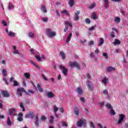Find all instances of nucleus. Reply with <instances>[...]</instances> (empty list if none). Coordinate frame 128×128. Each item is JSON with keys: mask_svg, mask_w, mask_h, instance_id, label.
Returning a JSON list of instances; mask_svg holds the SVG:
<instances>
[{"mask_svg": "<svg viewBox=\"0 0 128 128\" xmlns=\"http://www.w3.org/2000/svg\"><path fill=\"white\" fill-rule=\"evenodd\" d=\"M76 126L78 128H86V119H80L78 122Z\"/></svg>", "mask_w": 128, "mask_h": 128, "instance_id": "f257e3e1", "label": "nucleus"}, {"mask_svg": "<svg viewBox=\"0 0 128 128\" xmlns=\"http://www.w3.org/2000/svg\"><path fill=\"white\" fill-rule=\"evenodd\" d=\"M46 34L48 36V38H54L56 36V32L52 31L51 29L47 28L46 31Z\"/></svg>", "mask_w": 128, "mask_h": 128, "instance_id": "f03ea898", "label": "nucleus"}, {"mask_svg": "<svg viewBox=\"0 0 128 128\" xmlns=\"http://www.w3.org/2000/svg\"><path fill=\"white\" fill-rule=\"evenodd\" d=\"M68 65L71 68H76L78 70H80V66L77 62H70Z\"/></svg>", "mask_w": 128, "mask_h": 128, "instance_id": "7ed1b4c3", "label": "nucleus"}, {"mask_svg": "<svg viewBox=\"0 0 128 128\" xmlns=\"http://www.w3.org/2000/svg\"><path fill=\"white\" fill-rule=\"evenodd\" d=\"M59 68L60 70H62V72L64 76H68V69H66L64 66H63L62 65H59Z\"/></svg>", "mask_w": 128, "mask_h": 128, "instance_id": "20e7f679", "label": "nucleus"}, {"mask_svg": "<svg viewBox=\"0 0 128 128\" xmlns=\"http://www.w3.org/2000/svg\"><path fill=\"white\" fill-rule=\"evenodd\" d=\"M26 118H34V113L32 112H30L25 116Z\"/></svg>", "mask_w": 128, "mask_h": 128, "instance_id": "39448f33", "label": "nucleus"}, {"mask_svg": "<svg viewBox=\"0 0 128 128\" xmlns=\"http://www.w3.org/2000/svg\"><path fill=\"white\" fill-rule=\"evenodd\" d=\"M16 110L14 108H12L9 109V112L8 113V116H16Z\"/></svg>", "mask_w": 128, "mask_h": 128, "instance_id": "423d86ee", "label": "nucleus"}, {"mask_svg": "<svg viewBox=\"0 0 128 128\" xmlns=\"http://www.w3.org/2000/svg\"><path fill=\"white\" fill-rule=\"evenodd\" d=\"M86 86H88V90H94V88L92 87V82H90V81L88 80L86 82Z\"/></svg>", "mask_w": 128, "mask_h": 128, "instance_id": "0eeeda50", "label": "nucleus"}, {"mask_svg": "<svg viewBox=\"0 0 128 128\" xmlns=\"http://www.w3.org/2000/svg\"><path fill=\"white\" fill-rule=\"evenodd\" d=\"M124 115L122 114H120L119 115V118L118 120V124H120L122 122V120H124Z\"/></svg>", "mask_w": 128, "mask_h": 128, "instance_id": "6e6552de", "label": "nucleus"}, {"mask_svg": "<svg viewBox=\"0 0 128 128\" xmlns=\"http://www.w3.org/2000/svg\"><path fill=\"white\" fill-rule=\"evenodd\" d=\"M36 120L34 122V124L38 128V126H40V121L38 120V116H36L35 117Z\"/></svg>", "mask_w": 128, "mask_h": 128, "instance_id": "1a4fd4ad", "label": "nucleus"}, {"mask_svg": "<svg viewBox=\"0 0 128 128\" xmlns=\"http://www.w3.org/2000/svg\"><path fill=\"white\" fill-rule=\"evenodd\" d=\"M74 114H75V116H78V114H80V108L76 106L74 108Z\"/></svg>", "mask_w": 128, "mask_h": 128, "instance_id": "9d476101", "label": "nucleus"}, {"mask_svg": "<svg viewBox=\"0 0 128 128\" xmlns=\"http://www.w3.org/2000/svg\"><path fill=\"white\" fill-rule=\"evenodd\" d=\"M46 96L49 98H52L54 96V93H52V92H47Z\"/></svg>", "mask_w": 128, "mask_h": 128, "instance_id": "9b49d317", "label": "nucleus"}, {"mask_svg": "<svg viewBox=\"0 0 128 128\" xmlns=\"http://www.w3.org/2000/svg\"><path fill=\"white\" fill-rule=\"evenodd\" d=\"M2 94L4 98H8L10 96V94L7 91L2 90Z\"/></svg>", "mask_w": 128, "mask_h": 128, "instance_id": "f8f14e48", "label": "nucleus"}, {"mask_svg": "<svg viewBox=\"0 0 128 128\" xmlns=\"http://www.w3.org/2000/svg\"><path fill=\"white\" fill-rule=\"evenodd\" d=\"M76 92L80 96L82 94V87L78 88L76 90Z\"/></svg>", "mask_w": 128, "mask_h": 128, "instance_id": "ddd939ff", "label": "nucleus"}, {"mask_svg": "<svg viewBox=\"0 0 128 128\" xmlns=\"http://www.w3.org/2000/svg\"><path fill=\"white\" fill-rule=\"evenodd\" d=\"M104 8H108L110 6V4H108V0H104Z\"/></svg>", "mask_w": 128, "mask_h": 128, "instance_id": "4468645a", "label": "nucleus"}, {"mask_svg": "<svg viewBox=\"0 0 128 128\" xmlns=\"http://www.w3.org/2000/svg\"><path fill=\"white\" fill-rule=\"evenodd\" d=\"M64 24L66 26H70V28H72V22H68V20L64 21Z\"/></svg>", "mask_w": 128, "mask_h": 128, "instance_id": "2eb2a0df", "label": "nucleus"}, {"mask_svg": "<svg viewBox=\"0 0 128 128\" xmlns=\"http://www.w3.org/2000/svg\"><path fill=\"white\" fill-rule=\"evenodd\" d=\"M72 33H70L69 35L67 38V40L66 42V44H68L70 42V40L72 38Z\"/></svg>", "mask_w": 128, "mask_h": 128, "instance_id": "dca6fc26", "label": "nucleus"}, {"mask_svg": "<svg viewBox=\"0 0 128 128\" xmlns=\"http://www.w3.org/2000/svg\"><path fill=\"white\" fill-rule=\"evenodd\" d=\"M14 4H12L9 2L8 4V10H14Z\"/></svg>", "mask_w": 128, "mask_h": 128, "instance_id": "f3484780", "label": "nucleus"}, {"mask_svg": "<svg viewBox=\"0 0 128 128\" xmlns=\"http://www.w3.org/2000/svg\"><path fill=\"white\" fill-rule=\"evenodd\" d=\"M68 4L70 8H72L74 4V0H69Z\"/></svg>", "mask_w": 128, "mask_h": 128, "instance_id": "a211bd4d", "label": "nucleus"}, {"mask_svg": "<svg viewBox=\"0 0 128 128\" xmlns=\"http://www.w3.org/2000/svg\"><path fill=\"white\" fill-rule=\"evenodd\" d=\"M37 88L40 92H44V89L42 88V85L40 84H37Z\"/></svg>", "mask_w": 128, "mask_h": 128, "instance_id": "6ab92c4d", "label": "nucleus"}, {"mask_svg": "<svg viewBox=\"0 0 128 128\" xmlns=\"http://www.w3.org/2000/svg\"><path fill=\"white\" fill-rule=\"evenodd\" d=\"M24 76L25 77V78H26L27 80H30V72L24 73Z\"/></svg>", "mask_w": 128, "mask_h": 128, "instance_id": "aec40b11", "label": "nucleus"}, {"mask_svg": "<svg viewBox=\"0 0 128 128\" xmlns=\"http://www.w3.org/2000/svg\"><path fill=\"white\" fill-rule=\"evenodd\" d=\"M104 38H100L99 44H98V46H102V44H104Z\"/></svg>", "mask_w": 128, "mask_h": 128, "instance_id": "412c9836", "label": "nucleus"}, {"mask_svg": "<svg viewBox=\"0 0 128 128\" xmlns=\"http://www.w3.org/2000/svg\"><path fill=\"white\" fill-rule=\"evenodd\" d=\"M108 78H104L102 80V82H103L105 86H106V84H108Z\"/></svg>", "mask_w": 128, "mask_h": 128, "instance_id": "4be33fe9", "label": "nucleus"}, {"mask_svg": "<svg viewBox=\"0 0 128 128\" xmlns=\"http://www.w3.org/2000/svg\"><path fill=\"white\" fill-rule=\"evenodd\" d=\"M6 122H7V124H8V126H12V122L10 120V116L8 117Z\"/></svg>", "mask_w": 128, "mask_h": 128, "instance_id": "5701e85b", "label": "nucleus"}, {"mask_svg": "<svg viewBox=\"0 0 128 128\" xmlns=\"http://www.w3.org/2000/svg\"><path fill=\"white\" fill-rule=\"evenodd\" d=\"M17 92H26V91L24 90V88H19L17 89Z\"/></svg>", "mask_w": 128, "mask_h": 128, "instance_id": "b1692460", "label": "nucleus"}, {"mask_svg": "<svg viewBox=\"0 0 128 128\" xmlns=\"http://www.w3.org/2000/svg\"><path fill=\"white\" fill-rule=\"evenodd\" d=\"M42 12H48V10H46V6L44 5H42L41 7L40 8Z\"/></svg>", "mask_w": 128, "mask_h": 128, "instance_id": "393cba45", "label": "nucleus"}, {"mask_svg": "<svg viewBox=\"0 0 128 128\" xmlns=\"http://www.w3.org/2000/svg\"><path fill=\"white\" fill-rule=\"evenodd\" d=\"M26 94L27 96H30V94H34V91L29 90H28L27 92L26 91Z\"/></svg>", "mask_w": 128, "mask_h": 128, "instance_id": "a878e982", "label": "nucleus"}, {"mask_svg": "<svg viewBox=\"0 0 128 128\" xmlns=\"http://www.w3.org/2000/svg\"><path fill=\"white\" fill-rule=\"evenodd\" d=\"M20 108H22V112H25L26 108H24V103H22V102H20Z\"/></svg>", "mask_w": 128, "mask_h": 128, "instance_id": "bb28decb", "label": "nucleus"}, {"mask_svg": "<svg viewBox=\"0 0 128 128\" xmlns=\"http://www.w3.org/2000/svg\"><path fill=\"white\" fill-rule=\"evenodd\" d=\"M114 22L117 24H118V22H120V18L118 16H116L114 20Z\"/></svg>", "mask_w": 128, "mask_h": 128, "instance_id": "cd10ccee", "label": "nucleus"}, {"mask_svg": "<svg viewBox=\"0 0 128 128\" xmlns=\"http://www.w3.org/2000/svg\"><path fill=\"white\" fill-rule=\"evenodd\" d=\"M116 68L114 67L109 66L107 68V72H112V70H114Z\"/></svg>", "mask_w": 128, "mask_h": 128, "instance_id": "c85d7f7f", "label": "nucleus"}, {"mask_svg": "<svg viewBox=\"0 0 128 128\" xmlns=\"http://www.w3.org/2000/svg\"><path fill=\"white\" fill-rule=\"evenodd\" d=\"M61 14H65L66 16H70V14L68 11L66 10H64L60 12Z\"/></svg>", "mask_w": 128, "mask_h": 128, "instance_id": "c756f323", "label": "nucleus"}, {"mask_svg": "<svg viewBox=\"0 0 128 128\" xmlns=\"http://www.w3.org/2000/svg\"><path fill=\"white\" fill-rule=\"evenodd\" d=\"M8 35L9 36H16V34H14V32H13L12 31H10L9 32H8Z\"/></svg>", "mask_w": 128, "mask_h": 128, "instance_id": "7c9ffc66", "label": "nucleus"}, {"mask_svg": "<svg viewBox=\"0 0 128 128\" xmlns=\"http://www.w3.org/2000/svg\"><path fill=\"white\" fill-rule=\"evenodd\" d=\"M114 46H117V44H120V42L118 39L115 40V42H113Z\"/></svg>", "mask_w": 128, "mask_h": 128, "instance_id": "2f4dec72", "label": "nucleus"}, {"mask_svg": "<svg viewBox=\"0 0 128 128\" xmlns=\"http://www.w3.org/2000/svg\"><path fill=\"white\" fill-rule=\"evenodd\" d=\"M60 55L61 56L62 59L64 60L66 58V54H64V52H60Z\"/></svg>", "mask_w": 128, "mask_h": 128, "instance_id": "473e14b6", "label": "nucleus"}, {"mask_svg": "<svg viewBox=\"0 0 128 128\" xmlns=\"http://www.w3.org/2000/svg\"><path fill=\"white\" fill-rule=\"evenodd\" d=\"M2 74L4 78H6L8 75L6 74V69H3L2 70Z\"/></svg>", "mask_w": 128, "mask_h": 128, "instance_id": "72a5a7b5", "label": "nucleus"}, {"mask_svg": "<svg viewBox=\"0 0 128 128\" xmlns=\"http://www.w3.org/2000/svg\"><path fill=\"white\" fill-rule=\"evenodd\" d=\"M106 106L108 108L109 110H112V105L108 103L106 104Z\"/></svg>", "mask_w": 128, "mask_h": 128, "instance_id": "f704fd0d", "label": "nucleus"}, {"mask_svg": "<svg viewBox=\"0 0 128 128\" xmlns=\"http://www.w3.org/2000/svg\"><path fill=\"white\" fill-rule=\"evenodd\" d=\"M54 116H50V124H54Z\"/></svg>", "mask_w": 128, "mask_h": 128, "instance_id": "c9c22d12", "label": "nucleus"}, {"mask_svg": "<svg viewBox=\"0 0 128 128\" xmlns=\"http://www.w3.org/2000/svg\"><path fill=\"white\" fill-rule=\"evenodd\" d=\"M110 114H111V116H114L116 114V112H114V110L112 108L110 109Z\"/></svg>", "mask_w": 128, "mask_h": 128, "instance_id": "e433bc0d", "label": "nucleus"}, {"mask_svg": "<svg viewBox=\"0 0 128 128\" xmlns=\"http://www.w3.org/2000/svg\"><path fill=\"white\" fill-rule=\"evenodd\" d=\"M92 18H93V20H98V16L95 14H92Z\"/></svg>", "mask_w": 128, "mask_h": 128, "instance_id": "4c0bfd02", "label": "nucleus"}, {"mask_svg": "<svg viewBox=\"0 0 128 128\" xmlns=\"http://www.w3.org/2000/svg\"><path fill=\"white\" fill-rule=\"evenodd\" d=\"M35 57L36 58L37 60H38V62H42V58H40V56H38V55H36Z\"/></svg>", "mask_w": 128, "mask_h": 128, "instance_id": "58836bf2", "label": "nucleus"}, {"mask_svg": "<svg viewBox=\"0 0 128 128\" xmlns=\"http://www.w3.org/2000/svg\"><path fill=\"white\" fill-rule=\"evenodd\" d=\"M14 86H20V84H18V81L14 80Z\"/></svg>", "mask_w": 128, "mask_h": 128, "instance_id": "ea45409f", "label": "nucleus"}, {"mask_svg": "<svg viewBox=\"0 0 128 128\" xmlns=\"http://www.w3.org/2000/svg\"><path fill=\"white\" fill-rule=\"evenodd\" d=\"M75 17L74 18V20H80V17L78 16V15L76 14H74Z\"/></svg>", "mask_w": 128, "mask_h": 128, "instance_id": "a19ab883", "label": "nucleus"}, {"mask_svg": "<svg viewBox=\"0 0 128 128\" xmlns=\"http://www.w3.org/2000/svg\"><path fill=\"white\" fill-rule=\"evenodd\" d=\"M3 80L4 82L6 84H7V86H8L10 84V83L8 82V80H6V78H3Z\"/></svg>", "mask_w": 128, "mask_h": 128, "instance_id": "79ce46f5", "label": "nucleus"}, {"mask_svg": "<svg viewBox=\"0 0 128 128\" xmlns=\"http://www.w3.org/2000/svg\"><path fill=\"white\" fill-rule=\"evenodd\" d=\"M34 33H32V32H30L28 33L29 38H34Z\"/></svg>", "mask_w": 128, "mask_h": 128, "instance_id": "37998d69", "label": "nucleus"}, {"mask_svg": "<svg viewBox=\"0 0 128 128\" xmlns=\"http://www.w3.org/2000/svg\"><path fill=\"white\" fill-rule=\"evenodd\" d=\"M2 24L4 26H8V23L4 20H2Z\"/></svg>", "mask_w": 128, "mask_h": 128, "instance_id": "c03bdc74", "label": "nucleus"}, {"mask_svg": "<svg viewBox=\"0 0 128 128\" xmlns=\"http://www.w3.org/2000/svg\"><path fill=\"white\" fill-rule=\"evenodd\" d=\"M102 56H104L106 60H108V54H106V52H104L102 54Z\"/></svg>", "mask_w": 128, "mask_h": 128, "instance_id": "a18cd8bd", "label": "nucleus"}, {"mask_svg": "<svg viewBox=\"0 0 128 128\" xmlns=\"http://www.w3.org/2000/svg\"><path fill=\"white\" fill-rule=\"evenodd\" d=\"M86 24H90V20L88 18H86Z\"/></svg>", "mask_w": 128, "mask_h": 128, "instance_id": "49530a36", "label": "nucleus"}, {"mask_svg": "<svg viewBox=\"0 0 128 128\" xmlns=\"http://www.w3.org/2000/svg\"><path fill=\"white\" fill-rule=\"evenodd\" d=\"M54 112H56L58 110V108L56 107V106H54Z\"/></svg>", "mask_w": 128, "mask_h": 128, "instance_id": "de8ad7c7", "label": "nucleus"}, {"mask_svg": "<svg viewBox=\"0 0 128 128\" xmlns=\"http://www.w3.org/2000/svg\"><path fill=\"white\" fill-rule=\"evenodd\" d=\"M40 120H46V117L44 116H41Z\"/></svg>", "mask_w": 128, "mask_h": 128, "instance_id": "09e8293b", "label": "nucleus"}, {"mask_svg": "<svg viewBox=\"0 0 128 128\" xmlns=\"http://www.w3.org/2000/svg\"><path fill=\"white\" fill-rule=\"evenodd\" d=\"M90 56H91V58H94L95 60H96V57H94V54L93 52H92L90 54Z\"/></svg>", "mask_w": 128, "mask_h": 128, "instance_id": "8fccbe9b", "label": "nucleus"}, {"mask_svg": "<svg viewBox=\"0 0 128 128\" xmlns=\"http://www.w3.org/2000/svg\"><path fill=\"white\" fill-rule=\"evenodd\" d=\"M96 6V4L94 3H92L91 6H90V8L92 9L94 8Z\"/></svg>", "mask_w": 128, "mask_h": 128, "instance_id": "3c124183", "label": "nucleus"}, {"mask_svg": "<svg viewBox=\"0 0 128 128\" xmlns=\"http://www.w3.org/2000/svg\"><path fill=\"white\" fill-rule=\"evenodd\" d=\"M103 94L106 96H108V90H105L103 91Z\"/></svg>", "mask_w": 128, "mask_h": 128, "instance_id": "603ef678", "label": "nucleus"}, {"mask_svg": "<svg viewBox=\"0 0 128 128\" xmlns=\"http://www.w3.org/2000/svg\"><path fill=\"white\" fill-rule=\"evenodd\" d=\"M94 44V42L93 40H91L89 42L88 45L90 46H93Z\"/></svg>", "mask_w": 128, "mask_h": 128, "instance_id": "864d4df0", "label": "nucleus"}, {"mask_svg": "<svg viewBox=\"0 0 128 128\" xmlns=\"http://www.w3.org/2000/svg\"><path fill=\"white\" fill-rule=\"evenodd\" d=\"M99 104L100 106H104V102H100L99 103Z\"/></svg>", "mask_w": 128, "mask_h": 128, "instance_id": "5fc2aeb1", "label": "nucleus"}, {"mask_svg": "<svg viewBox=\"0 0 128 128\" xmlns=\"http://www.w3.org/2000/svg\"><path fill=\"white\" fill-rule=\"evenodd\" d=\"M42 22H48V18H43L42 19Z\"/></svg>", "mask_w": 128, "mask_h": 128, "instance_id": "6e6d98bb", "label": "nucleus"}, {"mask_svg": "<svg viewBox=\"0 0 128 128\" xmlns=\"http://www.w3.org/2000/svg\"><path fill=\"white\" fill-rule=\"evenodd\" d=\"M112 30H113V32H115L116 34H118V30L116 29V28H112Z\"/></svg>", "mask_w": 128, "mask_h": 128, "instance_id": "4d7b16f0", "label": "nucleus"}, {"mask_svg": "<svg viewBox=\"0 0 128 128\" xmlns=\"http://www.w3.org/2000/svg\"><path fill=\"white\" fill-rule=\"evenodd\" d=\"M56 14L58 16V17L60 16V12H58V10H56Z\"/></svg>", "mask_w": 128, "mask_h": 128, "instance_id": "13d9d810", "label": "nucleus"}, {"mask_svg": "<svg viewBox=\"0 0 128 128\" xmlns=\"http://www.w3.org/2000/svg\"><path fill=\"white\" fill-rule=\"evenodd\" d=\"M68 30V26H66L64 29V32H66Z\"/></svg>", "mask_w": 128, "mask_h": 128, "instance_id": "bf43d9fd", "label": "nucleus"}, {"mask_svg": "<svg viewBox=\"0 0 128 128\" xmlns=\"http://www.w3.org/2000/svg\"><path fill=\"white\" fill-rule=\"evenodd\" d=\"M98 126L100 128H104V127L102 126V124H100V123H98Z\"/></svg>", "mask_w": 128, "mask_h": 128, "instance_id": "052dcab7", "label": "nucleus"}, {"mask_svg": "<svg viewBox=\"0 0 128 128\" xmlns=\"http://www.w3.org/2000/svg\"><path fill=\"white\" fill-rule=\"evenodd\" d=\"M14 54H20V53L18 52V50H14Z\"/></svg>", "mask_w": 128, "mask_h": 128, "instance_id": "680f3d73", "label": "nucleus"}, {"mask_svg": "<svg viewBox=\"0 0 128 128\" xmlns=\"http://www.w3.org/2000/svg\"><path fill=\"white\" fill-rule=\"evenodd\" d=\"M110 36L111 38H114V32H111Z\"/></svg>", "mask_w": 128, "mask_h": 128, "instance_id": "e2e57ef3", "label": "nucleus"}, {"mask_svg": "<svg viewBox=\"0 0 128 128\" xmlns=\"http://www.w3.org/2000/svg\"><path fill=\"white\" fill-rule=\"evenodd\" d=\"M62 126H66V128H68V126L66 122H62Z\"/></svg>", "mask_w": 128, "mask_h": 128, "instance_id": "0e129e2a", "label": "nucleus"}, {"mask_svg": "<svg viewBox=\"0 0 128 128\" xmlns=\"http://www.w3.org/2000/svg\"><path fill=\"white\" fill-rule=\"evenodd\" d=\"M95 26H92V27L90 28H88L89 30H94Z\"/></svg>", "mask_w": 128, "mask_h": 128, "instance_id": "69168bd1", "label": "nucleus"}, {"mask_svg": "<svg viewBox=\"0 0 128 128\" xmlns=\"http://www.w3.org/2000/svg\"><path fill=\"white\" fill-rule=\"evenodd\" d=\"M18 122H22V117L18 116Z\"/></svg>", "mask_w": 128, "mask_h": 128, "instance_id": "338daca9", "label": "nucleus"}, {"mask_svg": "<svg viewBox=\"0 0 128 128\" xmlns=\"http://www.w3.org/2000/svg\"><path fill=\"white\" fill-rule=\"evenodd\" d=\"M95 54H100V50H98V49H96L95 51H94Z\"/></svg>", "mask_w": 128, "mask_h": 128, "instance_id": "774afa93", "label": "nucleus"}]
</instances>
